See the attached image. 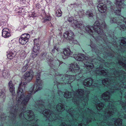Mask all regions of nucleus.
Wrapping results in <instances>:
<instances>
[{"label":"nucleus","instance_id":"obj_34","mask_svg":"<svg viewBox=\"0 0 126 126\" xmlns=\"http://www.w3.org/2000/svg\"><path fill=\"white\" fill-rule=\"evenodd\" d=\"M110 69H113V68H112V67H110Z\"/></svg>","mask_w":126,"mask_h":126},{"label":"nucleus","instance_id":"obj_16","mask_svg":"<svg viewBox=\"0 0 126 126\" xmlns=\"http://www.w3.org/2000/svg\"><path fill=\"white\" fill-rule=\"evenodd\" d=\"M8 86L9 90L12 95H14L15 94V91L14 85L12 83V81H10L8 83Z\"/></svg>","mask_w":126,"mask_h":126},{"label":"nucleus","instance_id":"obj_30","mask_svg":"<svg viewBox=\"0 0 126 126\" xmlns=\"http://www.w3.org/2000/svg\"><path fill=\"white\" fill-rule=\"evenodd\" d=\"M65 0H62V2L63 3L65 1Z\"/></svg>","mask_w":126,"mask_h":126},{"label":"nucleus","instance_id":"obj_33","mask_svg":"<svg viewBox=\"0 0 126 126\" xmlns=\"http://www.w3.org/2000/svg\"><path fill=\"white\" fill-rule=\"evenodd\" d=\"M90 2H91H91H92V0H90Z\"/></svg>","mask_w":126,"mask_h":126},{"label":"nucleus","instance_id":"obj_3","mask_svg":"<svg viewBox=\"0 0 126 126\" xmlns=\"http://www.w3.org/2000/svg\"><path fill=\"white\" fill-rule=\"evenodd\" d=\"M75 59L80 61L82 78L81 83L83 86L91 87L94 83V79L98 80L103 76L110 77L111 75L108 71V69L104 65L109 68L110 64H114V62L110 63L99 57L97 61L95 59L91 60L89 57L79 53L74 56Z\"/></svg>","mask_w":126,"mask_h":126},{"label":"nucleus","instance_id":"obj_10","mask_svg":"<svg viewBox=\"0 0 126 126\" xmlns=\"http://www.w3.org/2000/svg\"><path fill=\"white\" fill-rule=\"evenodd\" d=\"M41 58L42 60L46 59L47 61L48 64H50V65L51 66V63H50L52 62H54L55 61L53 60V59L50 56L47 55V53L46 52H43L41 55Z\"/></svg>","mask_w":126,"mask_h":126},{"label":"nucleus","instance_id":"obj_39","mask_svg":"<svg viewBox=\"0 0 126 126\" xmlns=\"http://www.w3.org/2000/svg\"><path fill=\"white\" fill-rule=\"evenodd\" d=\"M1 118H2V116H1Z\"/></svg>","mask_w":126,"mask_h":126},{"label":"nucleus","instance_id":"obj_41","mask_svg":"<svg viewBox=\"0 0 126 126\" xmlns=\"http://www.w3.org/2000/svg\"><path fill=\"white\" fill-rule=\"evenodd\" d=\"M34 16H35L34 15Z\"/></svg>","mask_w":126,"mask_h":126},{"label":"nucleus","instance_id":"obj_26","mask_svg":"<svg viewBox=\"0 0 126 126\" xmlns=\"http://www.w3.org/2000/svg\"><path fill=\"white\" fill-rule=\"evenodd\" d=\"M34 45H40L38 42V39H35L33 41Z\"/></svg>","mask_w":126,"mask_h":126},{"label":"nucleus","instance_id":"obj_7","mask_svg":"<svg viewBox=\"0 0 126 126\" xmlns=\"http://www.w3.org/2000/svg\"><path fill=\"white\" fill-rule=\"evenodd\" d=\"M67 20L69 22L72 23V25L74 28L78 27L81 28V27H80L79 26L80 25H81L83 26L84 28L83 29H84L86 30L90 29V27L89 26H88L85 28L84 27V26L83 25H81V23L79 21H77L76 20H75L74 19L73 17L72 16L69 17L68 18Z\"/></svg>","mask_w":126,"mask_h":126},{"label":"nucleus","instance_id":"obj_28","mask_svg":"<svg viewBox=\"0 0 126 126\" xmlns=\"http://www.w3.org/2000/svg\"><path fill=\"white\" fill-rule=\"evenodd\" d=\"M35 8L37 9H40L41 8V6L39 3H37L35 5Z\"/></svg>","mask_w":126,"mask_h":126},{"label":"nucleus","instance_id":"obj_35","mask_svg":"<svg viewBox=\"0 0 126 126\" xmlns=\"http://www.w3.org/2000/svg\"><path fill=\"white\" fill-rule=\"evenodd\" d=\"M87 109H89V110H90V109H89V108H87Z\"/></svg>","mask_w":126,"mask_h":126},{"label":"nucleus","instance_id":"obj_15","mask_svg":"<svg viewBox=\"0 0 126 126\" xmlns=\"http://www.w3.org/2000/svg\"><path fill=\"white\" fill-rule=\"evenodd\" d=\"M7 57L10 59H12L16 55V52L14 50L9 51L8 50L7 51Z\"/></svg>","mask_w":126,"mask_h":126},{"label":"nucleus","instance_id":"obj_14","mask_svg":"<svg viewBox=\"0 0 126 126\" xmlns=\"http://www.w3.org/2000/svg\"><path fill=\"white\" fill-rule=\"evenodd\" d=\"M9 30L7 28H4L2 30V36L5 38H7L9 37L11 35L10 32Z\"/></svg>","mask_w":126,"mask_h":126},{"label":"nucleus","instance_id":"obj_9","mask_svg":"<svg viewBox=\"0 0 126 126\" xmlns=\"http://www.w3.org/2000/svg\"><path fill=\"white\" fill-rule=\"evenodd\" d=\"M30 37V34L28 33H24L22 34L19 38V42L22 45L25 44L28 41Z\"/></svg>","mask_w":126,"mask_h":126},{"label":"nucleus","instance_id":"obj_18","mask_svg":"<svg viewBox=\"0 0 126 126\" xmlns=\"http://www.w3.org/2000/svg\"><path fill=\"white\" fill-rule=\"evenodd\" d=\"M3 76L5 78L8 77L9 75V72L8 70H4L2 71Z\"/></svg>","mask_w":126,"mask_h":126},{"label":"nucleus","instance_id":"obj_12","mask_svg":"<svg viewBox=\"0 0 126 126\" xmlns=\"http://www.w3.org/2000/svg\"><path fill=\"white\" fill-rule=\"evenodd\" d=\"M74 35V33L70 30L66 32L63 34L64 38L70 40L73 39Z\"/></svg>","mask_w":126,"mask_h":126},{"label":"nucleus","instance_id":"obj_40","mask_svg":"<svg viewBox=\"0 0 126 126\" xmlns=\"http://www.w3.org/2000/svg\"><path fill=\"white\" fill-rule=\"evenodd\" d=\"M58 88V86L57 85V88Z\"/></svg>","mask_w":126,"mask_h":126},{"label":"nucleus","instance_id":"obj_36","mask_svg":"<svg viewBox=\"0 0 126 126\" xmlns=\"http://www.w3.org/2000/svg\"><path fill=\"white\" fill-rule=\"evenodd\" d=\"M80 126H81V124H80Z\"/></svg>","mask_w":126,"mask_h":126},{"label":"nucleus","instance_id":"obj_25","mask_svg":"<svg viewBox=\"0 0 126 126\" xmlns=\"http://www.w3.org/2000/svg\"><path fill=\"white\" fill-rule=\"evenodd\" d=\"M33 52H32L31 54V56L32 57V59H33L38 55V53H35Z\"/></svg>","mask_w":126,"mask_h":126},{"label":"nucleus","instance_id":"obj_37","mask_svg":"<svg viewBox=\"0 0 126 126\" xmlns=\"http://www.w3.org/2000/svg\"><path fill=\"white\" fill-rule=\"evenodd\" d=\"M91 122V120H90V122Z\"/></svg>","mask_w":126,"mask_h":126},{"label":"nucleus","instance_id":"obj_1","mask_svg":"<svg viewBox=\"0 0 126 126\" xmlns=\"http://www.w3.org/2000/svg\"><path fill=\"white\" fill-rule=\"evenodd\" d=\"M112 14L110 18L111 23H114L116 26L120 29L122 35L124 37L120 38L117 43V39L116 34L111 30L106 29L102 30V32L100 34L93 35L94 40H90V46L92 48V51L98 55L102 53L103 51L104 55L106 57L103 58L107 59V56L111 57L109 60L111 61L112 57H114V53H118L121 50L122 47L126 45V7H97L98 10L102 13L105 12L107 9Z\"/></svg>","mask_w":126,"mask_h":126},{"label":"nucleus","instance_id":"obj_11","mask_svg":"<svg viewBox=\"0 0 126 126\" xmlns=\"http://www.w3.org/2000/svg\"><path fill=\"white\" fill-rule=\"evenodd\" d=\"M62 52L60 53V57L62 58L63 59H64L63 54L64 55L66 56H70L72 55V52H71L70 50L68 48L63 49Z\"/></svg>","mask_w":126,"mask_h":126},{"label":"nucleus","instance_id":"obj_8","mask_svg":"<svg viewBox=\"0 0 126 126\" xmlns=\"http://www.w3.org/2000/svg\"><path fill=\"white\" fill-rule=\"evenodd\" d=\"M34 74L32 70L27 71L22 78V80L26 82H29L32 79Z\"/></svg>","mask_w":126,"mask_h":126},{"label":"nucleus","instance_id":"obj_32","mask_svg":"<svg viewBox=\"0 0 126 126\" xmlns=\"http://www.w3.org/2000/svg\"><path fill=\"white\" fill-rule=\"evenodd\" d=\"M88 118H87V121L88 122Z\"/></svg>","mask_w":126,"mask_h":126},{"label":"nucleus","instance_id":"obj_5","mask_svg":"<svg viewBox=\"0 0 126 126\" xmlns=\"http://www.w3.org/2000/svg\"><path fill=\"white\" fill-rule=\"evenodd\" d=\"M79 22L81 23V25H83L84 26L85 28L88 26H89L90 29H87V30L86 29L85 30L83 29V28H84L83 26L81 25H80L79 26L80 27H81V28H82V29L78 27H73L75 29H77V28L79 29V30L78 31V32L81 34H82V35L83 34V32H86L91 35L93 38V35H94L95 36L97 34H100V33L102 32V30L103 29L105 30L107 28V26L106 24L105 21L103 19H102V20H100V21H96L94 24L93 26H87L85 27L84 25L82 24L80 22Z\"/></svg>","mask_w":126,"mask_h":126},{"label":"nucleus","instance_id":"obj_4","mask_svg":"<svg viewBox=\"0 0 126 126\" xmlns=\"http://www.w3.org/2000/svg\"><path fill=\"white\" fill-rule=\"evenodd\" d=\"M110 92L112 94H116V100L114 102L117 105L121 104L122 108L120 109V111H118L116 106L111 104L109 102H113L114 101V98L112 96L110 93L109 91H107L103 94L101 96L100 100L97 98V95H91L90 97L93 99L95 106L96 109L99 110H102L105 105L106 107H110L109 109H112V110H110L109 112H106L107 114L109 113L114 115L113 113H117V116L118 117L124 118L126 119V90L121 89V96L118 94V91H116V89L114 90L113 89L110 90Z\"/></svg>","mask_w":126,"mask_h":126},{"label":"nucleus","instance_id":"obj_13","mask_svg":"<svg viewBox=\"0 0 126 126\" xmlns=\"http://www.w3.org/2000/svg\"><path fill=\"white\" fill-rule=\"evenodd\" d=\"M31 68L30 66L28 60H26L24 62V65L22 68L21 71L22 72H25L27 70H31Z\"/></svg>","mask_w":126,"mask_h":126},{"label":"nucleus","instance_id":"obj_29","mask_svg":"<svg viewBox=\"0 0 126 126\" xmlns=\"http://www.w3.org/2000/svg\"><path fill=\"white\" fill-rule=\"evenodd\" d=\"M61 126H67V125L65 122H62L61 123Z\"/></svg>","mask_w":126,"mask_h":126},{"label":"nucleus","instance_id":"obj_31","mask_svg":"<svg viewBox=\"0 0 126 126\" xmlns=\"http://www.w3.org/2000/svg\"><path fill=\"white\" fill-rule=\"evenodd\" d=\"M124 2H125V3H126V0H124Z\"/></svg>","mask_w":126,"mask_h":126},{"label":"nucleus","instance_id":"obj_6","mask_svg":"<svg viewBox=\"0 0 126 126\" xmlns=\"http://www.w3.org/2000/svg\"><path fill=\"white\" fill-rule=\"evenodd\" d=\"M114 114V113H113L114 115H113L110 113L109 115H107L106 117V119L105 120L104 122L108 125L109 126H114V125L116 126H126V123H122L123 119L120 118L116 119V118H111V120L113 121L114 123H113L111 122H108V120L109 119L110 117H113V116H115Z\"/></svg>","mask_w":126,"mask_h":126},{"label":"nucleus","instance_id":"obj_23","mask_svg":"<svg viewBox=\"0 0 126 126\" xmlns=\"http://www.w3.org/2000/svg\"><path fill=\"white\" fill-rule=\"evenodd\" d=\"M51 19V17L48 16H46L45 18H44V21H43V22L45 23L50 20Z\"/></svg>","mask_w":126,"mask_h":126},{"label":"nucleus","instance_id":"obj_19","mask_svg":"<svg viewBox=\"0 0 126 126\" xmlns=\"http://www.w3.org/2000/svg\"><path fill=\"white\" fill-rule=\"evenodd\" d=\"M86 14L89 16V18L92 19L93 18L94 15L91 10H88L86 11Z\"/></svg>","mask_w":126,"mask_h":126},{"label":"nucleus","instance_id":"obj_20","mask_svg":"<svg viewBox=\"0 0 126 126\" xmlns=\"http://www.w3.org/2000/svg\"><path fill=\"white\" fill-rule=\"evenodd\" d=\"M59 47L57 46H54V48L52 49L51 51V52L52 53H54L56 51L58 52V54L57 56H58L60 54V53H59L58 52H59Z\"/></svg>","mask_w":126,"mask_h":126},{"label":"nucleus","instance_id":"obj_17","mask_svg":"<svg viewBox=\"0 0 126 126\" xmlns=\"http://www.w3.org/2000/svg\"><path fill=\"white\" fill-rule=\"evenodd\" d=\"M40 49V45H34L33 47L32 50L35 53H38Z\"/></svg>","mask_w":126,"mask_h":126},{"label":"nucleus","instance_id":"obj_27","mask_svg":"<svg viewBox=\"0 0 126 126\" xmlns=\"http://www.w3.org/2000/svg\"><path fill=\"white\" fill-rule=\"evenodd\" d=\"M20 56L22 58H24L26 57V55L25 52H23L22 53L20 54Z\"/></svg>","mask_w":126,"mask_h":126},{"label":"nucleus","instance_id":"obj_38","mask_svg":"<svg viewBox=\"0 0 126 126\" xmlns=\"http://www.w3.org/2000/svg\"><path fill=\"white\" fill-rule=\"evenodd\" d=\"M57 60H58V61L59 62V61L58 60V59H57Z\"/></svg>","mask_w":126,"mask_h":126},{"label":"nucleus","instance_id":"obj_22","mask_svg":"<svg viewBox=\"0 0 126 126\" xmlns=\"http://www.w3.org/2000/svg\"><path fill=\"white\" fill-rule=\"evenodd\" d=\"M62 14V12L60 9H58L56 11V15L57 16H61Z\"/></svg>","mask_w":126,"mask_h":126},{"label":"nucleus","instance_id":"obj_24","mask_svg":"<svg viewBox=\"0 0 126 126\" xmlns=\"http://www.w3.org/2000/svg\"><path fill=\"white\" fill-rule=\"evenodd\" d=\"M0 97L3 98V99L5 98V93L4 91H1L0 92Z\"/></svg>","mask_w":126,"mask_h":126},{"label":"nucleus","instance_id":"obj_2","mask_svg":"<svg viewBox=\"0 0 126 126\" xmlns=\"http://www.w3.org/2000/svg\"><path fill=\"white\" fill-rule=\"evenodd\" d=\"M52 62L51 63V66L50 65V72L47 74L51 76L52 78L54 80V83L58 85L61 84L62 86L67 85L68 86V89L71 90L72 92L66 91L64 93L61 91H52L48 95V99L46 101L47 104L54 103L56 101V99L58 97L66 98H70L73 102L77 104L79 108L81 106L80 103L82 104L83 107H84L88 103L89 95L86 94L83 95L84 89H79L81 86H83L81 83L82 80V74L80 66V61L77 60V62H75L70 65L69 71L71 75H62L56 71V69L59 66L58 64L55 65L53 64L55 62Z\"/></svg>","mask_w":126,"mask_h":126},{"label":"nucleus","instance_id":"obj_21","mask_svg":"<svg viewBox=\"0 0 126 126\" xmlns=\"http://www.w3.org/2000/svg\"><path fill=\"white\" fill-rule=\"evenodd\" d=\"M8 47L9 48V51H12L14 50L15 48V46L14 43H9L8 44Z\"/></svg>","mask_w":126,"mask_h":126}]
</instances>
